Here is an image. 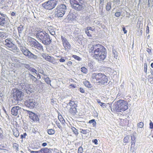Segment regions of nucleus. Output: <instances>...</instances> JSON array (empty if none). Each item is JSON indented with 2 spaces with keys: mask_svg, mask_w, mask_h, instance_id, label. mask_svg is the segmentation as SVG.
<instances>
[{
  "mask_svg": "<svg viewBox=\"0 0 153 153\" xmlns=\"http://www.w3.org/2000/svg\"><path fill=\"white\" fill-rule=\"evenodd\" d=\"M89 52L94 54L93 57L99 61L104 60L107 54L106 50L101 45L96 44L91 47Z\"/></svg>",
  "mask_w": 153,
  "mask_h": 153,
  "instance_id": "nucleus-1",
  "label": "nucleus"
},
{
  "mask_svg": "<svg viewBox=\"0 0 153 153\" xmlns=\"http://www.w3.org/2000/svg\"><path fill=\"white\" fill-rule=\"evenodd\" d=\"M34 34L39 41L45 45H50L52 42V39L49 35L42 29L35 30Z\"/></svg>",
  "mask_w": 153,
  "mask_h": 153,
  "instance_id": "nucleus-2",
  "label": "nucleus"
},
{
  "mask_svg": "<svg viewBox=\"0 0 153 153\" xmlns=\"http://www.w3.org/2000/svg\"><path fill=\"white\" fill-rule=\"evenodd\" d=\"M108 104L110 109L112 112H122L127 109L128 108L127 102L122 100H120L115 102L112 106H111V103Z\"/></svg>",
  "mask_w": 153,
  "mask_h": 153,
  "instance_id": "nucleus-3",
  "label": "nucleus"
},
{
  "mask_svg": "<svg viewBox=\"0 0 153 153\" xmlns=\"http://www.w3.org/2000/svg\"><path fill=\"white\" fill-rule=\"evenodd\" d=\"M17 44L19 48L22 53L30 59H36L37 56L31 52L22 43L21 40H16Z\"/></svg>",
  "mask_w": 153,
  "mask_h": 153,
  "instance_id": "nucleus-4",
  "label": "nucleus"
},
{
  "mask_svg": "<svg viewBox=\"0 0 153 153\" xmlns=\"http://www.w3.org/2000/svg\"><path fill=\"white\" fill-rule=\"evenodd\" d=\"M91 78L95 79L97 82L100 85H104L107 83V77L105 74L102 73H94L92 74Z\"/></svg>",
  "mask_w": 153,
  "mask_h": 153,
  "instance_id": "nucleus-5",
  "label": "nucleus"
},
{
  "mask_svg": "<svg viewBox=\"0 0 153 153\" xmlns=\"http://www.w3.org/2000/svg\"><path fill=\"white\" fill-rule=\"evenodd\" d=\"M72 8L77 11H81L85 7L84 0H70Z\"/></svg>",
  "mask_w": 153,
  "mask_h": 153,
  "instance_id": "nucleus-6",
  "label": "nucleus"
},
{
  "mask_svg": "<svg viewBox=\"0 0 153 153\" xmlns=\"http://www.w3.org/2000/svg\"><path fill=\"white\" fill-rule=\"evenodd\" d=\"M67 10L66 6L64 4L58 5L55 9V16L58 18L62 17L65 14Z\"/></svg>",
  "mask_w": 153,
  "mask_h": 153,
  "instance_id": "nucleus-7",
  "label": "nucleus"
},
{
  "mask_svg": "<svg viewBox=\"0 0 153 153\" xmlns=\"http://www.w3.org/2000/svg\"><path fill=\"white\" fill-rule=\"evenodd\" d=\"M26 96L25 97V101L24 104L25 106L30 108L33 109L37 105V102L34 99L32 98V97L28 95H27L26 94Z\"/></svg>",
  "mask_w": 153,
  "mask_h": 153,
  "instance_id": "nucleus-8",
  "label": "nucleus"
},
{
  "mask_svg": "<svg viewBox=\"0 0 153 153\" xmlns=\"http://www.w3.org/2000/svg\"><path fill=\"white\" fill-rule=\"evenodd\" d=\"M56 0H48L42 4V6L46 10H51L54 8L58 3Z\"/></svg>",
  "mask_w": 153,
  "mask_h": 153,
  "instance_id": "nucleus-9",
  "label": "nucleus"
},
{
  "mask_svg": "<svg viewBox=\"0 0 153 153\" xmlns=\"http://www.w3.org/2000/svg\"><path fill=\"white\" fill-rule=\"evenodd\" d=\"M12 94L14 99L17 101H20L23 98L24 93L17 89H14L12 91Z\"/></svg>",
  "mask_w": 153,
  "mask_h": 153,
  "instance_id": "nucleus-10",
  "label": "nucleus"
},
{
  "mask_svg": "<svg viewBox=\"0 0 153 153\" xmlns=\"http://www.w3.org/2000/svg\"><path fill=\"white\" fill-rule=\"evenodd\" d=\"M77 14L74 10H71L66 17L65 20L68 22H71L76 19Z\"/></svg>",
  "mask_w": 153,
  "mask_h": 153,
  "instance_id": "nucleus-11",
  "label": "nucleus"
},
{
  "mask_svg": "<svg viewBox=\"0 0 153 153\" xmlns=\"http://www.w3.org/2000/svg\"><path fill=\"white\" fill-rule=\"evenodd\" d=\"M68 104L71 107L69 109V112L71 114L75 115L77 112L76 107H77V104H76L75 102L70 100Z\"/></svg>",
  "mask_w": 153,
  "mask_h": 153,
  "instance_id": "nucleus-12",
  "label": "nucleus"
},
{
  "mask_svg": "<svg viewBox=\"0 0 153 153\" xmlns=\"http://www.w3.org/2000/svg\"><path fill=\"white\" fill-rule=\"evenodd\" d=\"M29 38H30L29 39V40L35 48L38 49L41 51H43V47L40 43L35 39H32L31 37H30Z\"/></svg>",
  "mask_w": 153,
  "mask_h": 153,
  "instance_id": "nucleus-13",
  "label": "nucleus"
},
{
  "mask_svg": "<svg viewBox=\"0 0 153 153\" xmlns=\"http://www.w3.org/2000/svg\"><path fill=\"white\" fill-rule=\"evenodd\" d=\"M6 15L0 12V26L2 27L1 30H3L7 27V22L6 20Z\"/></svg>",
  "mask_w": 153,
  "mask_h": 153,
  "instance_id": "nucleus-14",
  "label": "nucleus"
},
{
  "mask_svg": "<svg viewBox=\"0 0 153 153\" xmlns=\"http://www.w3.org/2000/svg\"><path fill=\"white\" fill-rule=\"evenodd\" d=\"M27 112L29 115V117L31 120H33L34 121L39 122V119L38 115L31 111L26 110Z\"/></svg>",
  "mask_w": 153,
  "mask_h": 153,
  "instance_id": "nucleus-15",
  "label": "nucleus"
},
{
  "mask_svg": "<svg viewBox=\"0 0 153 153\" xmlns=\"http://www.w3.org/2000/svg\"><path fill=\"white\" fill-rule=\"evenodd\" d=\"M41 56L45 60L49 62L53 63L54 62L53 59V57L49 56L48 54L42 53H41Z\"/></svg>",
  "mask_w": 153,
  "mask_h": 153,
  "instance_id": "nucleus-16",
  "label": "nucleus"
},
{
  "mask_svg": "<svg viewBox=\"0 0 153 153\" xmlns=\"http://www.w3.org/2000/svg\"><path fill=\"white\" fill-rule=\"evenodd\" d=\"M33 88H31L29 84H27L26 87L25 88V89L23 90L24 94H27V95H30L33 92Z\"/></svg>",
  "mask_w": 153,
  "mask_h": 153,
  "instance_id": "nucleus-17",
  "label": "nucleus"
},
{
  "mask_svg": "<svg viewBox=\"0 0 153 153\" xmlns=\"http://www.w3.org/2000/svg\"><path fill=\"white\" fill-rule=\"evenodd\" d=\"M20 108L19 106L13 107L11 110V114L14 116H17L19 112H20Z\"/></svg>",
  "mask_w": 153,
  "mask_h": 153,
  "instance_id": "nucleus-18",
  "label": "nucleus"
},
{
  "mask_svg": "<svg viewBox=\"0 0 153 153\" xmlns=\"http://www.w3.org/2000/svg\"><path fill=\"white\" fill-rule=\"evenodd\" d=\"M5 45L9 48L13 43L12 42V39L10 38H7L5 40Z\"/></svg>",
  "mask_w": 153,
  "mask_h": 153,
  "instance_id": "nucleus-19",
  "label": "nucleus"
},
{
  "mask_svg": "<svg viewBox=\"0 0 153 153\" xmlns=\"http://www.w3.org/2000/svg\"><path fill=\"white\" fill-rule=\"evenodd\" d=\"M40 153H51V149H48L47 148H42L39 150Z\"/></svg>",
  "mask_w": 153,
  "mask_h": 153,
  "instance_id": "nucleus-20",
  "label": "nucleus"
},
{
  "mask_svg": "<svg viewBox=\"0 0 153 153\" xmlns=\"http://www.w3.org/2000/svg\"><path fill=\"white\" fill-rule=\"evenodd\" d=\"M9 48H11L12 50V51L13 52H18L19 51V48L17 47L16 45L14 44L13 43Z\"/></svg>",
  "mask_w": 153,
  "mask_h": 153,
  "instance_id": "nucleus-21",
  "label": "nucleus"
},
{
  "mask_svg": "<svg viewBox=\"0 0 153 153\" xmlns=\"http://www.w3.org/2000/svg\"><path fill=\"white\" fill-rule=\"evenodd\" d=\"M83 84L86 87L88 88H91L92 86L90 82L86 80L83 82Z\"/></svg>",
  "mask_w": 153,
  "mask_h": 153,
  "instance_id": "nucleus-22",
  "label": "nucleus"
},
{
  "mask_svg": "<svg viewBox=\"0 0 153 153\" xmlns=\"http://www.w3.org/2000/svg\"><path fill=\"white\" fill-rule=\"evenodd\" d=\"M24 29V27L22 25H20L19 26L17 27L18 33L19 34L22 33V31Z\"/></svg>",
  "mask_w": 153,
  "mask_h": 153,
  "instance_id": "nucleus-23",
  "label": "nucleus"
},
{
  "mask_svg": "<svg viewBox=\"0 0 153 153\" xmlns=\"http://www.w3.org/2000/svg\"><path fill=\"white\" fill-rule=\"evenodd\" d=\"M28 77L32 80V82H35L37 81V78L30 73L28 74Z\"/></svg>",
  "mask_w": 153,
  "mask_h": 153,
  "instance_id": "nucleus-24",
  "label": "nucleus"
},
{
  "mask_svg": "<svg viewBox=\"0 0 153 153\" xmlns=\"http://www.w3.org/2000/svg\"><path fill=\"white\" fill-rule=\"evenodd\" d=\"M136 134L135 132L133 133V134L131 135V143H135L136 140H135V134Z\"/></svg>",
  "mask_w": 153,
  "mask_h": 153,
  "instance_id": "nucleus-25",
  "label": "nucleus"
},
{
  "mask_svg": "<svg viewBox=\"0 0 153 153\" xmlns=\"http://www.w3.org/2000/svg\"><path fill=\"white\" fill-rule=\"evenodd\" d=\"M97 102L103 108H106V104L105 103L101 102L99 99L97 100Z\"/></svg>",
  "mask_w": 153,
  "mask_h": 153,
  "instance_id": "nucleus-26",
  "label": "nucleus"
},
{
  "mask_svg": "<svg viewBox=\"0 0 153 153\" xmlns=\"http://www.w3.org/2000/svg\"><path fill=\"white\" fill-rule=\"evenodd\" d=\"M111 3L109 1L107 3L106 7V10L107 11H109L111 8Z\"/></svg>",
  "mask_w": 153,
  "mask_h": 153,
  "instance_id": "nucleus-27",
  "label": "nucleus"
},
{
  "mask_svg": "<svg viewBox=\"0 0 153 153\" xmlns=\"http://www.w3.org/2000/svg\"><path fill=\"white\" fill-rule=\"evenodd\" d=\"M63 45L65 49H70L71 45L68 41L63 43Z\"/></svg>",
  "mask_w": 153,
  "mask_h": 153,
  "instance_id": "nucleus-28",
  "label": "nucleus"
},
{
  "mask_svg": "<svg viewBox=\"0 0 153 153\" xmlns=\"http://www.w3.org/2000/svg\"><path fill=\"white\" fill-rule=\"evenodd\" d=\"M58 119L60 121L62 124L63 125H65V121L61 115H59L58 116Z\"/></svg>",
  "mask_w": 153,
  "mask_h": 153,
  "instance_id": "nucleus-29",
  "label": "nucleus"
},
{
  "mask_svg": "<svg viewBox=\"0 0 153 153\" xmlns=\"http://www.w3.org/2000/svg\"><path fill=\"white\" fill-rule=\"evenodd\" d=\"M13 148L16 150V152H17L19 151V145L17 143H14L13 144Z\"/></svg>",
  "mask_w": 153,
  "mask_h": 153,
  "instance_id": "nucleus-30",
  "label": "nucleus"
},
{
  "mask_svg": "<svg viewBox=\"0 0 153 153\" xmlns=\"http://www.w3.org/2000/svg\"><path fill=\"white\" fill-rule=\"evenodd\" d=\"M47 132L49 134L53 135L55 133V131L54 130L52 129H49L47 130Z\"/></svg>",
  "mask_w": 153,
  "mask_h": 153,
  "instance_id": "nucleus-31",
  "label": "nucleus"
},
{
  "mask_svg": "<svg viewBox=\"0 0 153 153\" xmlns=\"http://www.w3.org/2000/svg\"><path fill=\"white\" fill-rule=\"evenodd\" d=\"M13 135L15 137H19V131L18 130L16 129H14L13 130Z\"/></svg>",
  "mask_w": 153,
  "mask_h": 153,
  "instance_id": "nucleus-32",
  "label": "nucleus"
},
{
  "mask_svg": "<svg viewBox=\"0 0 153 153\" xmlns=\"http://www.w3.org/2000/svg\"><path fill=\"white\" fill-rule=\"evenodd\" d=\"M88 123H92V126L93 127H95L96 126L97 123L94 119L89 120Z\"/></svg>",
  "mask_w": 153,
  "mask_h": 153,
  "instance_id": "nucleus-33",
  "label": "nucleus"
},
{
  "mask_svg": "<svg viewBox=\"0 0 153 153\" xmlns=\"http://www.w3.org/2000/svg\"><path fill=\"white\" fill-rule=\"evenodd\" d=\"M94 65V62H93L90 61L88 62V66L91 69H92L93 68V65Z\"/></svg>",
  "mask_w": 153,
  "mask_h": 153,
  "instance_id": "nucleus-34",
  "label": "nucleus"
},
{
  "mask_svg": "<svg viewBox=\"0 0 153 153\" xmlns=\"http://www.w3.org/2000/svg\"><path fill=\"white\" fill-rule=\"evenodd\" d=\"M48 30H49L50 33L52 35L54 36L55 35V32L54 30L52 29H51L50 27L48 29Z\"/></svg>",
  "mask_w": 153,
  "mask_h": 153,
  "instance_id": "nucleus-35",
  "label": "nucleus"
},
{
  "mask_svg": "<svg viewBox=\"0 0 153 153\" xmlns=\"http://www.w3.org/2000/svg\"><path fill=\"white\" fill-rule=\"evenodd\" d=\"M44 79L45 81L47 84H50L51 85V81L50 80L49 77H47L46 78H45Z\"/></svg>",
  "mask_w": 153,
  "mask_h": 153,
  "instance_id": "nucleus-36",
  "label": "nucleus"
},
{
  "mask_svg": "<svg viewBox=\"0 0 153 153\" xmlns=\"http://www.w3.org/2000/svg\"><path fill=\"white\" fill-rule=\"evenodd\" d=\"M5 33L3 32H0V39H5Z\"/></svg>",
  "mask_w": 153,
  "mask_h": 153,
  "instance_id": "nucleus-37",
  "label": "nucleus"
},
{
  "mask_svg": "<svg viewBox=\"0 0 153 153\" xmlns=\"http://www.w3.org/2000/svg\"><path fill=\"white\" fill-rule=\"evenodd\" d=\"M85 33L88 36L89 38H91L92 37L90 33L89 32L88 30L86 29L85 28Z\"/></svg>",
  "mask_w": 153,
  "mask_h": 153,
  "instance_id": "nucleus-38",
  "label": "nucleus"
},
{
  "mask_svg": "<svg viewBox=\"0 0 153 153\" xmlns=\"http://www.w3.org/2000/svg\"><path fill=\"white\" fill-rule=\"evenodd\" d=\"M71 129L75 134L77 135L78 134V133L77 131V130L76 128L74 127H72L71 128Z\"/></svg>",
  "mask_w": 153,
  "mask_h": 153,
  "instance_id": "nucleus-39",
  "label": "nucleus"
},
{
  "mask_svg": "<svg viewBox=\"0 0 153 153\" xmlns=\"http://www.w3.org/2000/svg\"><path fill=\"white\" fill-rule=\"evenodd\" d=\"M72 57L79 61H81L82 60V59L80 57L76 55H73L72 56Z\"/></svg>",
  "mask_w": 153,
  "mask_h": 153,
  "instance_id": "nucleus-40",
  "label": "nucleus"
},
{
  "mask_svg": "<svg viewBox=\"0 0 153 153\" xmlns=\"http://www.w3.org/2000/svg\"><path fill=\"white\" fill-rule=\"evenodd\" d=\"M51 103L53 105H54L56 104V100L55 99H51Z\"/></svg>",
  "mask_w": 153,
  "mask_h": 153,
  "instance_id": "nucleus-41",
  "label": "nucleus"
},
{
  "mask_svg": "<svg viewBox=\"0 0 153 153\" xmlns=\"http://www.w3.org/2000/svg\"><path fill=\"white\" fill-rule=\"evenodd\" d=\"M81 71L84 73L86 74L87 73L88 70L84 67H82L81 68Z\"/></svg>",
  "mask_w": 153,
  "mask_h": 153,
  "instance_id": "nucleus-42",
  "label": "nucleus"
},
{
  "mask_svg": "<svg viewBox=\"0 0 153 153\" xmlns=\"http://www.w3.org/2000/svg\"><path fill=\"white\" fill-rule=\"evenodd\" d=\"M129 138V137L128 136H126L124 137L123 139V142L125 143H127L128 142V140Z\"/></svg>",
  "mask_w": 153,
  "mask_h": 153,
  "instance_id": "nucleus-43",
  "label": "nucleus"
},
{
  "mask_svg": "<svg viewBox=\"0 0 153 153\" xmlns=\"http://www.w3.org/2000/svg\"><path fill=\"white\" fill-rule=\"evenodd\" d=\"M144 126V123L142 122H140L137 124V126L139 128H142Z\"/></svg>",
  "mask_w": 153,
  "mask_h": 153,
  "instance_id": "nucleus-44",
  "label": "nucleus"
},
{
  "mask_svg": "<svg viewBox=\"0 0 153 153\" xmlns=\"http://www.w3.org/2000/svg\"><path fill=\"white\" fill-rule=\"evenodd\" d=\"M112 54L114 58H116L117 56V53L115 50H113Z\"/></svg>",
  "mask_w": 153,
  "mask_h": 153,
  "instance_id": "nucleus-45",
  "label": "nucleus"
},
{
  "mask_svg": "<svg viewBox=\"0 0 153 153\" xmlns=\"http://www.w3.org/2000/svg\"><path fill=\"white\" fill-rule=\"evenodd\" d=\"M61 39L62 40V43H63L65 42H65L68 41L66 38H65L63 36H61Z\"/></svg>",
  "mask_w": 153,
  "mask_h": 153,
  "instance_id": "nucleus-46",
  "label": "nucleus"
},
{
  "mask_svg": "<svg viewBox=\"0 0 153 153\" xmlns=\"http://www.w3.org/2000/svg\"><path fill=\"white\" fill-rule=\"evenodd\" d=\"M135 146V143H131V147H130L131 150H134L135 149V150L137 149V148L134 147Z\"/></svg>",
  "mask_w": 153,
  "mask_h": 153,
  "instance_id": "nucleus-47",
  "label": "nucleus"
},
{
  "mask_svg": "<svg viewBox=\"0 0 153 153\" xmlns=\"http://www.w3.org/2000/svg\"><path fill=\"white\" fill-rule=\"evenodd\" d=\"M83 152V148L82 146H80L78 150V153H82Z\"/></svg>",
  "mask_w": 153,
  "mask_h": 153,
  "instance_id": "nucleus-48",
  "label": "nucleus"
},
{
  "mask_svg": "<svg viewBox=\"0 0 153 153\" xmlns=\"http://www.w3.org/2000/svg\"><path fill=\"white\" fill-rule=\"evenodd\" d=\"M32 132L33 133L35 134H36L37 132H38L39 134V132L38 131L37 128H34L32 130Z\"/></svg>",
  "mask_w": 153,
  "mask_h": 153,
  "instance_id": "nucleus-49",
  "label": "nucleus"
},
{
  "mask_svg": "<svg viewBox=\"0 0 153 153\" xmlns=\"http://www.w3.org/2000/svg\"><path fill=\"white\" fill-rule=\"evenodd\" d=\"M88 130L87 129H82V131H81V133L83 134H86L87 133H88Z\"/></svg>",
  "mask_w": 153,
  "mask_h": 153,
  "instance_id": "nucleus-50",
  "label": "nucleus"
},
{
  "mask_svg": "<svg viewBox=\"0 0 153 153\" xmlns=\"http://www.w3.org/2000/svg\"><path fill=\"white\" fill-rule=\"evenodd\" d=\"M24 67L28 69L29 70H30V68H31V67L28 64H24Z\"/></svg>",
  "mask_w": 153,
  "mask_h": 153,
  "instance_id": "nucleus-51",
  "label": "nucleus"
},
{
  "mask_svg": "<svg viewBox=\"0 0 153 153\" xmlns=\"http://www.w3.org/2000/svg\"><path fill=\"white\" fill-rule=\"evenodd\" d=\"M30 71L33 72L35 73L36 74H37V73H36V72H37V70L31 67L30 68Z\"/></svg>",
  "mask_w": 153,
  "mask_h": 153,
  "instance_id": "nucleus-52",
  "label": "nucleus"
},
{
  "mask_svg": "<svg viewBox=\"0 0 153 153\" xmlns=\"http://www.w3.org/2000/svg\"><path fill=\"white\" fill-rule=\"evenodd\" d=\"M149 128L151 129H153V123L151 120L149 123Z\"/></svg>",
  "mask_w": 153,
  "mask_h": 153,
  "instance_id": "nucleus-53",
  "label": "nucleus"
},
{
  "mask_svg": "<svg viewBox=\"0 0 153 153\" xmlns=\"http://www.w3.org/2000/svg\"><path fill=\"white\" fill-rule=\"evenodd\" d=\"M144 72L145 73H146L147 71V65L146 63H145L144 64Z\"/></svg>",
  "mask_w": 153,
  "mask_h": 153,
  "instance_id": "nucleus-54",
  "label": "nucleus"
},
{
  "mask_svg": "<svg viewBox=\"0 0 153 153\" xmlns=\"http://www.w3.org/2000/svg\"><path fill=\"white\" fill-rule=\"evenodd\" d=\"M121 15V13L120 12H116L115 14V16L117 17H119Z\"/></svg>",
  "mask_w": 153,
  "mask_h": 153,
  "instance_id": "nucleus-55",
  "label": "nucleus"
},
{
  "mask_svg": "<svg viewBox=\"0 0 153 153\" xmlns=\"http://www.w3.org/2000/svg\"><path fill=\"white\" fill-rule=\"evenodd\" d=\"M27 135L26 132L24 133L23 134H21L20 136L21 138L23 139L24 138H25V136Z\"/></svg>",
  "mask_w": 153,
  "mask_h": 153,
  "instance_id": "nucleus-56",
  "label": "nucleus"
},
{
  "mask_svg": "<svg viewBox=\"0 0 153 153\" xmlns=\"http://www.w3.org/2000/svg\"><path fill=\"white\" fill-rule=\"evenodd\" d=\"M86 29L88 30H91L92 31H94V29L92 28L91 27H88L86 28Z\"/></svg>",
  "mask_w": 153,
  "mask_h": 153,
  "instance_id": "nucleus-57",
  "label": "nucleus"
},
{
  "mask_svg": "<svg viewBox=\"0 0 153 153\" xmlns=\"http://www.w3.org/2000/svg\"><path fill=\"white\" fill-rule=\"evenodd\" d=\"M37 83L38 85H40L41 84H42L43 83L41 81L37 79V81H36V82H35Z\"/></svg>",
  "mask_w": 153,
  "mask_h": 153,
  "instance_id": "nucleus-58",
  "label": "nucleus"
},
{
  "mask_svg": "<svg viewBox=\"0 0 153 153\" xmlns=\"http://www.w3.org/2000/svg\"><path fill=\"white\" fill-rule=\"evenodd\" d=\"M56 123L59 128L60 129L62 128L61 126L60 125V123H59V122L56 121Z\"/></svg>",
  "mask_w": 153,
  "mask_h": 153,
  "instance_id": "nucleus-59",
  "label": "nucleus"
},
{
  "mask_svg": "<svg viewBox=\"0 0 153 153\" xmlns=\"http://www.w3.org/2000/svg\"><path fill=\"white\" fill-rule=\"evenodd\" d=\"M97 142L98 141L97 139H93L92 140V142L94 143L96 145L98 144Z\"/></svg>",
  "mask_w": 153,
  "mask_h": 153,
  "instance_id": "nucleus-60",
  "label": "nucleus"
},
{
  "mask_svg": "<svg viewBox=\"0 0 153 153\" xmlns=\"http://www.w3.org/2000/svg\"><path fill=\"white\" fill-rule=\"evenodd\" d=\"M149 80L151 83H152V84L153 83V77L151 76L149 78Z\"/></svg>",
  "mask_w": 153,
  "mask_h": 153,
  "instance_id": "nucleus-61",
  "label": "nucleus"
},
{
  "mask_svg": "<svg viewBox=\"0 0 153 153\" xmlns=\"http://www.w3.org/2000/svg\"><path fill=\"white\" fill-rule=\"evenodd\" d=\"M65 59L64 58V57H62L59 60V62H63L65 61Z\"/></svg>",
  "mask_w": 153,
  "mask_h": 153,
  "instance_id": "nucleus-62",
  "label": "nucleus"
},
{
  "mask_svg": "<svg viewBox=\"0 0 153 153\" xmlns=\"http://www.w3.org/2000/svg\"><path fill=\"white\" fill-rule=\"evenodd\" d=\"M79 90L82 93H85V91L83 88H79Z\"/></svg>",
  "mask_w": 153,
  "mask_h": 153,
  "instance_id": "nucleus-63",
  "label": "nucleus"
},
{
  "mask_svg": "<svg viewBox=\"0 0 153 153\" xmlns=\"http://www.w3.org/2000/svg\"><path fill=\"white\" fill-rule=\"evenodd\" d=\"M82 36H78L77 38H78V39H77V40H78V41L81 42L82 41Z\"/></svg>",
  "mask_w": 153,
  "mask_h": 153,
  "instance_id": "nucleus-64",
  "label": "nucleus"
}]
</instances>
